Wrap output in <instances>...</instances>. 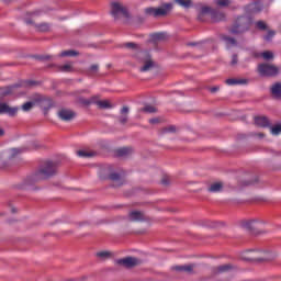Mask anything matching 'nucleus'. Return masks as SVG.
I'll use <instances>...</instances> for the list:
<instances>
[{"mask_svg": "<svg viewBox=\"0 0 281 281\" xmlns=\"http://www.w3.org/2000/svg\"><path fill=\"white\" fill-rule=\"evenodd\" d=\"M99 69H100V66H98V64H94V65L90 66L89 72L90 74H98Z\"/></svg>", "mask_w": 281, "mask_h": 281, "instance_id": "obj_46", "label": "nucleus"}, {"mask_svg": "<svg viewBox=\"0 0 281 281\" xmlns=\"http://www.w3.org/2000/svg\"><path fill=\"white\" fill-rule=\"evenodd\" d=\"M194 267H196L194 263L188 266H177L176 271H186V273H192V271H194Z\"/></svg>", "mask_w": 281, "mask_h": 281, "instance_id": "obj_28", "label": "nucleus"}, {"mask_svg": "<svg viewBox=\"0 0 281 281\" xmlns=\"http://www.w3.org/2000/svg\"><path fill=\"white\" fill-rule=\"evenodd\" d=\"M256 223H260V220L244 221L241 227L247 229V232H254L256 229Z\"/></svg>", "mask_w": 281, "mask_h": 281, "instance_id": "obj_21", "label": "nucleus"}, {"mask_svg": "<svg viewBox=\"0 0 281 281\" xmlns=\"http://www.w3.org/2000/svg\"><path fill=\"white\" fill-rule=\"evenodd\" d=\"M136 58L138 63L143 65V67L139 68V71L146 72V71H153V69H155L156 64L153 60V56H150V53L146 50H140L136 54Z\"/></svg>", "mask_w": 281, "mask_h": 281, "instance_id": "obj_6", "label": "nucleus"}, {"mask_svg": "<svg viewBox=\"0 0 281 281\" xmlns=\"http://www.w3.org/2000/svg\"><path fill=\"white\" fill-rule=\"evenodd\" d=\"M140 113H157L155 105L145 104L144 108L139 110Z\"/></svg>", "mask_w": 281, "mask_h": 281, "instance_id": "obj_32", "label": "nucleus"}, {"mask_svg": "<svg viewBox=\"0 0 281 281\" xmlns=\"http://www.w3.org/2000/svg\"><path fill=\"white\" fill-rule=\"evenodd\" d=\"M97 106L98 109H113V104H111L110 100H99Z\"/></svg>", "mask_w": 281, "mask_h": 281, "instance_id": "obj_29", "label": "nucleus"}, {"mask_svg": "<svg viewBox=\"0 0 281 281\" xmlns=\"http://www.w3.org/2000/svg\"><path fill=\"white\" fill-rule=\"evenodd\" d=\"M131 155H133V148L131 147H122L115 150V156L116 157H131Z\"/></svg>", "mask_w": 281, "mask_h": 281, "instance_id": "obj_18", "label": "nucleus"}, {"mask_svg": "<svg viewBox=\"0 0 281 281\" xmlns=\"http://www.w3.org/2000/svg\"><path fill=\"white\" fill-rule=\"evenodd\" d=\"M172 10V3H166L161 8L149 7L144 10L146 16H166Z\"/></svg>", "mask_w": 281, "mask_h": 281, "instance_id": "obj_9", "label": "nucleus"}, {"mask_svg": "<svg viewBox=\"0 0 281 281\" xmlns=\"http://www.w3.org/2000/svg\"><path fill=\"white\" fill-rule=\"evenodd\" d=\"M270 133H271L272 135H280V133H281V123L271 126V127H270Z\"/></svg>", "mask_w": 281, "mask_h": 281, "instance_id": "obj_37", "label": "nucleus"}, {"mask_svg": "<svg viewBox=\"0 0 281 281\" xmlns=\"http://www.w3.org/2000/svg\"><path fill=\"white\" fill-rule=\"evenodd\" d=\"M34 102H38L41 109L44 111V115H47L49 113V109L54 106V103L52 102V99L47 97H43L41 94H35Z\"/></svg>", "mask_w": 281, "mask_h": 281, "instance_id": "obj_13", "label": "nucleus"}, {"mask_svg": "<svg viewBox=\"0 0 281 281\" xmlns=\"http://www.w3.org/2000/svg\"><path fill=\"white\" fill-rule=\"evenodd\" d=\"M232 269H234V266L226 263L212 268V273L213 276H220V273H227V271H232Z\"/></svg>", "mask_w": 281, "mask_h": 281, "instance_id": "obj_16", "label": "nucleus"}, {"mask_svg": "<svg viewBox=\"0 0 281 281\" xmlns=\"http://www.w3.org/2000/svg\"><path fill=\"white\" fill-rule=\"evenodd\" d=\"M49 59H52V56H49V55H45V56L40 57V60H49Z\"/></svg>", "mask_w": 281, "mask_h": 281, "instance_id": "obj_52", "label": "nucleus"}, {"mask_svg": "<svg viewBox=\"0 0 281 281\" xmlns=\"http://www.w3.org/2000/svg\"><path fill=\"white\" fill-rule=\"evenodd\" d=\"M276 36V31H268L267 35H265V41H271Z\"/></svg>", "mask_w": 281, "mask_h": 281, "instance_id": "obj_43", "label": "nucleus"}, {"mask_svg": "<svg viewBox=\"0 0 281 281\" xmlns=\"http://www.w3.org/2000/svg\"><path fill=\"white\" fill-rule=\"evenodd\" d=\"M59 70L64 71V74H71V71H74V67L71 66V64H65L59 67Z\"/></svg>", "mask_w": 281, "mask_h": 281, "instance_id": "obj_36", "label": "nucleus"}, {"mask_svg": "<svg viewBox=\"0 0 281 281\" xmlns=\"http://www.w3.org/2000/svg\"><path fill=\"white\" fill-rule=\"evenodd\" d=\"M215 3L218 8H229V5H232V0H216Z\"/></svg>", "mask_w": 281, "mask_h": 281, "instance_id": "obj_35", "label": "nucleus"}, {"mask_svg": "<svg viewBox=\"0 0 281 281\" xmlns=\"http://www.w3.org/2000/svg\"><path fill=\"white\" fill-rule=\"evenodd\" d=\"M110 14L113 16L115 21H119L120 16H124V19H131V13H128V9L124 3L120 1H112L110 3Z\"/></svg>", "mask_w": 281, "mask_h": 281, "instance_id": "obj_7", "label": "nucleus"}, {"mask_svg": "<svg viewBox=\"0 0 281 281\" xmlns=\"http://www.w3.org/2000/svg\"><path fill=\"white\" fill-rule=\"evenodd\" d=\"M251 25H254V19L250 15H238L234 19L228 32L235 35L247 34Z\"/></svg>", "mask_w": 281, "mask_h": 281, "instance_id": "obj_4", "label": "nucleus"}, {"mask_svg": "<svg viewBox=\"0 0 281 281\" xmlns=\"http://www.w3.org/2000/svg\"><path fill=\"white\" fill-rule=\"evenodd\" d=\"M222 40L225 42L226 47H236L238 45V42L234 37H229L227 35H223Z\"/></svg>", "mask_w": 281, "mask_h": 281, "instance_id": "obj_24", "label": "nucleus"}, {"mask_svg": "<svg viewBox=\"0 0 281 281\" xmlns=\"http://www.w3.org/2000/svg\"><path fill=\"white\" fill-rule=\"evenodd\" d=\"M168 133H177V126L169 125L160 130V135H168Z\"/></svg>", "mask_w": 281, "mask_h": 281, "instance_id": "obj_31", "label": "nucleus"}, {"mask_svg": "<svg viewBox=\"0 0 281 281\" xmlns=\"http://www.w3.org/2000/svg\"><path fill=\"white\" fill-rule=\"evenodd\" d=\"M77 155H78V157H83V158L95 157V153L87 151V150H78Z\"/></svg>", "mask_w": 281, "mask_h": 281, "instance_id": "obj_34", "label": "nucleus"}, {"mask_svg": "<svg viewBox=\"0 0 281 281\" xmlns=\"http://www.w3.org/2000/svg\"><path fill=\"white\" fill-rule=\"evenodd\" d=\"M98 258H111V252L110 251H100L97 252Z\"/></svg>", "mask_w": 281, "mask_h": 281, "instance_id": "obj_42", "label": "nucleus"}, {"mask_svg": "<svg viewBox=\"0 0 281 281\" xmlns=\"http://www.w3.org/2000/svg\"><path fill=\"white\" fill-rule=\"evenodd\" d=\"M5 5H10V3H14L16 0H1Z\"/></svg>", "mask_w": 281, "mask_h": 281, "instance_id": "obj_53", "label": "nucleus"}, {"mask_svg": "<svg viewBox=\"0 0 281 281\" xmlns=\"http://www.w3.org/2000/svg\"><path fill=\"white\" fill-rule=\"evenodd\" d=\"M128 221H131L132 223H142L146 221V214L140 211H131L128 213Z\"/></svg>", "mask_w": 281, "mask_h": 281, "instance_id": "obj_15", "label": "nucleus"}, {"mask_svg": "<svg viewBox=\"0 0 281 281\" xmlns=\"http://www.w3.org/2000/svg\"><path fill=\"white\" fill-rule=\"evenodd\" d=\"M207 227H218V223L212 222L211 224H207Z\"/></svg>", "mask_w": 281, "mask_h": 281, "instance_id": "obj_54", "label": "nucleus"}, {"mask_svg": "<svg viewBox=\"0 0 281 281\" xmlns=\"http://www.w3.org/2000/svg\"><path fill=\"white\" fill-rule=\"evenodd\" d=\"M250 137H259V139H262L265 137V133H250Z\"/></svg>", "mask_w": 281, "mask_h": 281, "instance_id": "obj_48", "label": "nucleus"}, {"mask_svg": "<svg viewBox=\"0 0 281 281\" xmlns=\"http://www.w3.org/2000/svg\"><path fill=\"white\" fill-rule=\"evenodd\" d=\"M32 109H34V102L32 101L22 104V111L24 112L32 111Z\"/></svg>", "mask_w": 281, "mask_h": 281, "instance_id": "obj_39", "label": "nucleus"}, {"mask_svg": "<svg viewBox=\"0 0 281 281\" xmlns=\"http://www.w3.org/2000/svg\"><path fill=\"white\" fill-rule=\"evenodd\" d=\"M271 93H272V95H274V98H281V83L280 82L272 85Z\"/></svg>", "mask_w": 281, "mask_h": 281, "instance_id": "obj_27", "label": "nucleus"}, {"mask_svg": "<svg viewBox=\"0 0 281 281\" xmlns=\"http://www.w3.org/2000/svg\"><path fill=\"white\" fill-rule=\"evenodd\" d=\"M231 65H232V67H236V65H238V55L237 54H234L232 56Z\"/></svg>", "mask_w": 281, "mask_h": 281, "instance_id": "obj_45", "label": "nucleus"}, {"mask_svg": "<svg viewBox=\"0 0 281 281\" xmlns=\"http://www.w3.org/2000/svg\"><path fill=\"white\" fill-rule=\"evenodd\" d=\"M120 47H125L126 49H131L132 52H142L139 50V44L137 43H133V42H127V43H124L122 45H120Z\"/></svg>", "mask_w": 281, "mask_h": 281, "instance_id": "obj_26", "label": "nucleus"}, {"mask_svg": "<svg viewBox=\"0 0 281 281\" xmlns=\"http://www.w3.org/2000/svg\"><path fill=\"white\" fill-rule=\"evenodd\" d=\"M256 126H260L261 128H267L270 126L269 119L267 116H257L255 117Z\"/></svg>", "mask_w": 281, "mask_h": 281, "instance_id": "obj_20", "label": "nucleus"}, {"mask_svg": "<svg viewBox=\"0 0 281 281\" xmlns=\"http://www.w3.org/2000/svg\"><path fill=\"white\" fill-rule=\"evenodd\" d=\"M58 175V162L47 160L44 164H42L37 171L29 176L25 180L23 186L21 187L22 190H36L34 188L35 183H38V181H45L47 179H52V177H56Z\"/></svg>", "mask_w": 281, "mask_h": 281, "instance_id": "obj_1", "label": "nucleus"}, {"mask_svg": "<svg viewBox=\"0 0 281 281\" xmlns=\"http://www.w3.org/2000/svg\"><path fill=\"white\" fill-rule=\"evenodd\" d=\"M149 124H159V119L157 117L150 119Z\"/></svg>", "mask_w": 281, "mask_h": 281, "instance_id": "obj_51", "label": "nucleus"}, {"mask_svg": "<svg viewBox=\"0 0 281 281\" xmlns=\"http://www.w3.org/2000/svg\"><path fill=\"white\" fill-rule=\"evenodd\" d=\"M261 57L263 58V60H273V52L266 50L261 53Z\"/></svg>", "mask_w": 281, "mask_h": 281, "instance_id": "obj_38", "label": "nucleus"}, {"mask_svg": "<svg viewBox=\"0 0 281 281\" xmlns=\"http://www.w3.org/2000/svg\"><path fill=\"white\" fill-rule=\"evenodd\" d=\"M247 79H236L231 78L226 80V85L234 86V85H247Z\"/></svg>", "mask_w": 281, "mask_h": 281, "instance_id": "obj_30", "label": "nucleus"}, {"mask_svg": "<svg viewBox=\"0 0 281 281\" xmlns=\"http://www.w3.org/2000/svg\"><path fill=\"white\" fill-rule=\"evenodd\" d=\"M256 27H257L258 30H267V23H265V21H258V22L256 23Z\"/></svg>", "mask_w": 281, "mask_h": 281, "instance_id": "obj_44", "label": "nucleus"}, {"mask_svg": "<svg viewBox=\"0 0 281 281\" xmlns=\"http://www.w3.org/2000/svg\"><path fill=\"white\" fill-rule=\"evenodd\" d=\"M252 12H260V9L252 8Z\"/></svg>", "mask_w": 281, "mask_h": 281, "instance_id": "obj_58", "label": "nucleus"}, {"mask_svg": "<svg viewBox=\"0 0 281 281\" xmlns=\"http://www.w3.org/2000/svg\"><path fill=\"white\" fill-rule=\"evenodd\" d=\"M190 45H194V43H191Z\"/></svg>", "mask_w": 281, "mask_h": 281, "instance_id": "obj_60", "label": "nucleus"}, {"mask_svg": "<svg viewBox=\"0 0 281 281\" xmlns=\"http://www.w3.org/2000/svg\"><path fill=\"white\" fill-rule=\"evenodd\" d=\"M130 108L124 105L121 109V116L119 117V122L120 124H126V122H128V112H130Z\"/></svg>", "mask_w": 281, "mask_h": 281, "instance_id": "obj_22", "label": "nucleus"}, {"mask_svg": "<svg viewBox=\"0 0 281 281\" xmlns=\"http://www.w3.org/2000/svg\"><path fill=\"white\" fill-rule=\"evenodd\" d=\"M257 71L259 74V76L263 77V78H273L276 76H278V74H280V68H278V66L268 64V63H263V64H259L257 67Z\"/></svg>", "mask_w": 281, "mask_h": 281, "instance_id": "obj_8", "label": "nucleus"}, {"mask_svg": "<svg viewBox=\"0 0 281 281\" xmlns=\"http://www.w3.org/2000/svg\"><path fill=\"white\" fill-rule=\"evenodd\" d=\"M59 120H63V122H71L74 117H76V112L67 109H61L57 113Z\"/></svg>", "mask_w": 281, "mask_h": 281, "instance_id": "obj_14", "label": "nucleus"}, {"mask_svg": "<svg viewBox=\"0 0 281 281\" xmlns=\"http://www.w3.org/2000/svg\"><path fill=\"white\" fill-rule=\"evenodd\" d=\"M109 179L111 181H114V183L112 184L113 188H120L121 186H124V180L122 179V175L117 172L110 173Z\"/></svg>", "mask_w": 281, "mask_h": 281, "instance_id": "obj_17", "label": "nucleus"}, {"mask_svg": "<svg viewBox=\"0 0 281 281\" xmlns=\"http://www.w3.org/2000/svg\"><path fill=\"white\" fill-rule=\"evenodd\" d=\"M203 14H211V20L213 23H221V21H225V13L218 9H212L211 7H202L199 19H201Z\"/></svg>", "mask_w": 281, "mask_h": 281, "instance_id": "obj_10", "label": "nucleus"}, {"mask_svg": "<svg viewBox=\"0 0 281 281\" xmlns=\"http://www.w3.org/2000/svg\"><path fill=\"white\" fill-rule=\"evenodd\" d=\"M5 136V130H3V127H0V137H4Z\"/></svg>", "mask_w": 281, "mask_h": 281, "instance_id": "obj_55", "label": "nucleus"}, {"mask_svg": "<svg viewBox=\"0 0 281 281\" xmlns=\"http://www.w3.org/2000/svg\"><path fill=\"white\" fill-rule=\"evenodd\" d=\"M223 188H224L223 182H214V183H212V184L209 187L207 191H209V192H213V193L223 192Z\"/></svg>", "mask_w": 281, "mask_h": 281, "instance_id": "obj_25", "label": "nucleus"}, {"mask_svg": "<svg viewBox=\"0 0 281 281\" xmlns=\"http://www.w3.org/2000/svg\"><path fill=\"white\" fill-rule=\"evenodd\" d=\"M32 146H33V148H41V144H38L36 142H33Z\"/></svg>", "mask_w": 281, "mask_h": 281, "instance_id": "obj_56", "label": "nucleus"}, {"mask_svg": "<svg viewBox=\"0 0 281 281\" xmlns=\"http://www.w3.org/2000/svg\"><path fill=\"white\" fill-rule=\"evenodd\" d=\"M148 43H154V45H157V43H160V41H166V33H153L149 35Z\"/></svg>", "mask_w": 281, "mask_h": 281, "instance_id": "obj_19", "label": "nucleus"}, {"mask_svg": "<svg viewBox=\"0 0 281 281\" xmlns=\"http://www.w3.org/2000/svg\"><path fill=\"white\" fill-rule=\"evenodd\" d=\"M34 85H36V81L27 80L22 83L0 87V115H9V117L16 116L19 113V106H10V104L3 102V100H5V98H10V95H13L16 89H21V87H34Z\"/></svg>", "mask_w": 281, "mask_h": 281, "instance_id": "obj_2", "label": "nucleus"}, {"mask_svg": "<svg viewBox=\"0 0 281 281\" xmlns=\"http://www.w3.org/2000/svg\"><path fill=\"white\" fill-rule=\"evenodd\" d=\"M88 102H90V105L91 104H97L98 105V102H100V100H99L98 95H93L90 99H88Z\"/></svg>", "mask_w": 281, "mask_h": 281, "instance_id": "obj_47", "label": "nucleus"}, {"mask_svg": "<svg viewBox=\"0 0 281 281\" xmlns=\"http://www.w3.org/2000/svg\"><path fill=\"white\" fill-rule=\"evenodd\" d=\"M77 102L78 104H82V106H90L89 99H86L85 97H79Z\"/></svg>", "mask_w": 281, "mask_h": 281, "instance_id": "obj_41", "label": "nucleus"}, {"mask_svg": "<svg viewBox=\"0 0 281 281\" xmlns=\"http://www.w3.org/2000/svg\"><path fill=\"white\" fill-rule=\"evenodd\" d=\"M240 258L246 262H268L274 260L276 254L262 250H246L241 252Z\"/></svg>", "mask_w": 281, "mask_h": 281, "instance_id": "obj_5", "label": "nucleus"}, {"mask_svg": "<svg viewBox=\"0 0 281 281\" xmlns=\"http://www.w3.org/2000/svg\"><path fill=\"white\" fill-rule=\"evenodd\" d=\"M11 212H12V214H16V212H19V211L16 210V207L12 206Z\"/></svg>", "mask_w": 281, "mask_h": 281, "instance_id": "obj_57", "label": "nucleus"}, {"mask_svg": "<svg viewBox=\"0 0 281 281\" xmlns=\"http://www.w3.org/2000/svg\"><path fill=\"white\" fill-rule=\"evenodd\" d=\"M209 91H210L211 93H216V92L221 91V87L215 86V87L209 88Z\"/></svg>", "mask_w": 281, "mask_h": 281, "instance_id": "obj_50", "label": "nucleus"}, {"mask_svg": "<svg viewBox=\"0 0 281 281\" xmlns=\"http://www.w3.org/2000/svg\"><path fill=\"white\" fill-rule=\"evenodd\" d=\"M0 216H5V213H4V212H1V213H0Z\"/></svg>", "mask_w": 281, "mask_h": 281, "instance_id": "obj_59", "label": "nucleus"}, {"mask_svg": "<svg viewBox=\"0 0 281 281\" xmlns=\"http://www.w3.org/2000/svg\"><path fill=\"white\" fill-rule=\"evenodd\" d=\"M161 184H162V186H170V178L164 177V178L161 179Z\"/></svg>", "mask_w": 281, "mask_h": 281, "instance_id": "obj_49", "label": "nucleus"}, {"mask_svg": "<svg viewBox=\"0 0 281 281\" xmlns=\"http://www.w3.org/2000/svg\"><path fill=\"white\" fill-rule=\"evenodd\" d=\"M76 56H80V52L74 49L63 50L59 54V58H75Z\"/></svg>", "mask_w": 281, "mask_h": 281, "instance_id": "obj_23", "label": "nucleus"}, {"mask_svg": "<svg viewBox=\"0 0 281 281\" xmlns=\"http://www.w3.org/2000/svg\"><path fill=\"white\" fill-rule=\"evenodd\" d=\"M116 265L125 267V269H133L134 267H139L142 265V259L137 257H125L123 259H117Z\"/></svg>", "mask_w": 281, "mask_h": 281, "instance_id": "obj_12", "label": "nucleus"}, {"mask_svg": "<svg viewBox=\"0 0 281 281\" xmlns=\"http://www.w3.org/2000/svg\"><path fill=\"white\" fill-rule=\"evenodd\" d=\"M176 3H179L182 8H190L192 5V1L190 0H176Z\"/></svg>", "mask_w": 281, "mask_h": 281, "instance_id": "obj_40", "label": "nucleus"}, {"mask_svg": "<svg viewBox=\"0 0 281 281\" xmlns=\"http://www.w3.org/2000/svg\"><path fill=\"white\" fill-rule=\"evenodd\" d=\"M256 183H258V178L255 180H243L239 181V188H247L249 186H255Z\"/></svg>", "mask_w": 281, "mask_h": 281, "instance_id": "obj_33", "label": "nucleus"}, {"mask_svg": "<svg viewBox=\"0 0 281 281\" xmlns=\"http://www.w3.org/2000/svg\"><path fill=\"white\" fill-rule=\"evenodd\" d=\"M27 150V147H21V148H11L7 154V159L0 158V170H3L4 168H8L10 166V161L13 159H16L21 153H25Z\"/></svg>", "mask_w": 281, "mask_h": 281, "instance_id": "obj_11", "label": "nucleus"}, {"mask_svg": "<svg viewBox=\"0 0 281 281\" xmlns=\"http://www.w3.org/2000/svg\"><path fill=\"white\" fill-rule=\"evenodd\" d=\"M42 16H43V11L41 10L26 12L24 15V23H26V25H31V27H34L35 32H42V33L50 32L52 23L40 22Z\"/></svg>", "mask_w": 281, "mask_h": 281, "instance_id": "obj_3", "label": "nucleus"}]
</instances>
